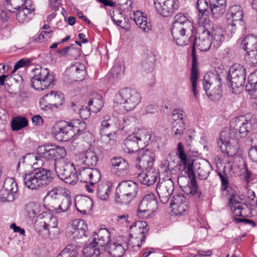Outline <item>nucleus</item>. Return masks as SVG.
Masks as SVG:
<instances>
[{
    "mask_svg": "<svg viewBox=\"0 0 257 257\" xmlns=\"http://www.w3.org/2000/svg\"><path fill=\"white\" fill-rule=\"evenodd\" d=\"M177 149V155L184 166L183 169H186V172L189 179L184 192L188 195L194 196L195 198H199L201 195V192L199 190L196 183L194 170L197 173L199 179L205 180L210 173L211 165L209 162L204 160L194 163L193 160L188 157L184 153V146L181 143L178 144Z\"/></svg>",
    "mask_w": 257,
    "mask_h": 257,
    "instance_id": "obj_1",
    "label": "nucleus"
},
{
    "mask_svg": "<svg viewBox=\"0 0 257 257\" xmlns=\"http://www.w3.org/2000/svg\"><path fill=\"white\" fill-rule=\"evenodd\" d=\"M155 158V154L149 150H142L137 157L136 168L146 170L137 176L138 180L144 185L151 186L157 181L158 173L153 168Z\"/></svg>",
    "mask_w": 257,
    "mask_h": 257,
    "instance_id": "obj_2",
    "label": "nucleus"
},
{
    "mask_svg": "<svg viewBox=\"0 0 257 257\" xmlns=\"http://www.w3.org/2000/svg\"><path fill=\"white\" fill-rule=\"evenodd\" d=\"M257 124V120L255 116L251 114H246L233 119L230 122V128L225 131L230 135L232 143L235 144V139L245 137L247 134L252 131Z\"/></svg>",
    "mask_w": 257,
    "mask_h": 257,
    "instance_id": "obj_3",
    "label": "nucleus"
},
{
    "mask_svg": "<svg viewBox=\"0 0 257 257\" xmlns=\"http://www.w3.org/2000/svg\"><path fill=\"white\" fill-rule=\"evenodd\" d=\"M61 187H56L50 190L44 199L45 207L55 213L64 212L68 210L72 204L70 196L62 195Z\"/></svg>",
    "mask_w": 257,
    "mask_h": 257,
    "instance_id": "obj_4",
    "label": "nucleus"
},
{
    "mask_svg": "<svg viewBox=\"0 0 257 257\" xmlns=\"http://www.w3.org/2000/svg\"><path fill=\"white\" fill-rule=\"evenodd\" d=\"M141 100V96L138 92L125 88L120 90L115 95L113 108L118 113H124L134 109Z\"/></svg>",
    "mask_w": 257,
    "mask_h": 257,
    "instance_id": "obj_5",
    "label": "nucleus"
},
{
    "mask_svg": "<svg viewBox=\"0 0 257 257\" xmlns=\"http://www.w3.org/2000/svg\"><path fill=\"white\" fill-rule=\"evenodd\" d=\"M86 128L85 122L81 119H74L70 122L62 121L55 126L54 134L58 141L67 142L76 135L80 134Z\"/></svg>",
    "mask_w": 257,
    "mask_h": 257,
    "instance_id": "obj_6",
    "label": "nucleus"
},
{
    "mask_svg": "<svg viewBox=\"0 0 257 257\" xmlns=\"http://www.w3.org/2000/svg\"><path fill=\"white\" fill-rule=\"evenodd\" d=\"M110 234L105 228H100L94 232L92 241L83 249L85 257H97L105 251L109 244Z\"/></svg>",
    "mask_w": 257,
    "mask_h": 257,
    "instance_id": "obj_7",
    "label": "nucleus"
},
{
    "mask_svg": "<svg viewBox=\"0 0 257 257\" xmlns=\"http://www.w3.org/2000/svg\"><path fill=\"white\" fill-rule=\"evenodd\" d=\"M25 185L31 190H37L49 185L53 181V173L44 167L35 172L25 173L23 176Z\"/></svg>",
    "mask_w": 257,
    "mask_h": 257,
    "instance_id": "obj_8",
    "label": "nucleus"
},
{
    "mask_svg": "<svg viewBox=\"0 0 257 257\" xmlns=\"http://www.w3.org/2000/svg\"><path fill=\"white\" fill-rule=\"evenodd\" d=\"M37 151L39 158L45 160L42 165L44 167L48 168L49 165L56 164L57 161L67 159L65 158L67 152L63 147L44 145L38 147Z\"/></svg>",
    "mask_w": 257,
    "mask_h": 257,
    "instance_id": "obj_9",
    "label": "nucleus"
},
{
    "mask_svg": "<svg viewBox=\"0 0 257 257\" xmlns=\"http://www.w3.org/2000/svg\"><path fill=\"white\" fill-rule=\"evenodd\" d=\"M50 171L55 170L58 177L66 183L74 184L77 181L78 176L73 163L68 159L57 161L56 164L48 166Z\"/></svg>",
    "mask_w": 257,
    "mask_h": 257,
    "instance_id": "obj_10",
    "label": "nucleus"
},
{
    "mask_svg": "<svg viewBox=\"0 0 257 257\" xmlns=\"http://www.w3.org/2000/svg\"><path fill=\"white\" fill-rule=\"evenodd\" d=\"M221 77L220 74L211 73L204 76L203 89L208 97L212 101L219 100L222 95Z\"/></svg>",
    "mask_w": 257,
    "mask_h": 257,
    "instance_id": "obj_11",
    "label": "nucleus"
},
{
    "mask_svg": "<svg viewBox=\"0 0 257 257\" xmlns=\"http://www.w3.org/2000/svg\"><path fill=\"white\" fill-rule=\"evenodd\" d=\"M138 190V185L135 182L131 180L121 181L116 189V202L120 204L128 203L135 197Z\"/></svg>",
    "mask_w": 257,
    "mask_h": 257,
    "instance_id": "obj_12",
    "label": "nucleus"
},
{
    "mask_svg": "<svg viewBox=\"0 0 257 257\" xmlns=\"http://www.w3.org/2000/svg\"><path fill=\"white\" fill-rule=\"evenodd\" d=\"M31 79V86L36 90H43L54 85V77L47 68H37Z\"/></svg>",
    "mask_w": 257,
    "mask_h": 257,
    "instance_id": "obj_13",
    "label": "nucleus"
},
{
    "mask_svg": "<svg viewBox=\"0 0 257 257\" xmlns=\"http://www.w3.org/2000/svg\"><path fill=\"white\" fill-rule=\"evenodd\" d=\"M158 203L153 193H148L141 200L138 207V215L143 219L151 218L157 208Z\"/></svg>",
    "mask_w": 257,
    "mask_h": 257,
    "instance_id": "obj_14",
    "label": "nucleus"
},
{
    "mask_svg": "<svg viewBox=\"0 0 257 257\" xmlns=\"http://www.w3.org/2000/svg\"><path fill=\"white\" fill-rule=\"evenodd\" d=\"M57 225L56 217L47 212H43L37 216L34 227L37 231H44L45 235L48 236L50 234L49 229L56 227Z\"/></svg>",
    "mask_w": 257,
    "mask_h": 257,
    "instance_id": "obj_15",
    "label": "nucleus"
},
{
    "mask_svg": "<svg viewBox=\"0 0 257 257\" xmlns=\"http://www.w3.org/2000/svg\"><path fill=\"white\" fill-rule=\"evenodd\" d=\"M245 68L239 64H234L230 67L228 79L232 89L242 86L245 81Z\"/></svg>",
    "mask_w": 257,
    "mask_h": 257,
    "instance_id": "obj_16",
    "label": "nucleus"
},
{
    "mask_svg": "<svg viewBox=\"0 0 257 257\" xmlns=\"http://www.w3.org/2000/svg\"><path fill=\"white\" fill-rule=\"evenodd\" d=\"M237 140L235 139L236 143H232V140L230 135H228L227 132L223 131L220 133V139L217 142V145L222 153L233 157L237 153Z\"/></svg>",
    "mask_w": 257,
    "mask_h": 257,
    "instance_id": "obj_17",
    "label": "nucleus"
},
{
    "mask_svg": "<svg viewBox=\"0 0 257 257\" xmlns=\"http://www.w3.org/2000/svg\"><path fill=\"white\" fill-rule=\"evenodd\" d=\"M153 2L158 13L164 17L171 16L179 8L177 0H153Z\"/></svg>",
    "mask_w": 257,
    "mask_h": 257,
    "instance_id": "obj_18",
    "label": "nucleus"
},
{
    "mask_svg": "<svg viewBox=\"0 0 257 257\" xmlns=\"http://www.w3.org/2000/svg\"><path fill=\"white\" fill-rule=\"evenodd\" d=\"M101 178V173L98 169L90 167L83 168L79 169V179L81 182L90 183L92 186L98 183Z\"/></svg>",
    "mask_w": 257,
    "mask_h": 257,
    "instance_id": "obj_19",
    "label": "nucleus"
},
{
    "mask_svg": "<svg viewBox=\"0 0 257 257\" xmlns=\"http://www.w3.org/2000/svg\"><path fill=\"white\" fill-rule=\"evenodd\" d=\"M174 189V182L171 179L158 182L156 191L160 200L163 204H165L168 202L171 195L173 194Z\"/></svg>",
    "mask_w": 257,
    "mask_h": 257,
    "instance_id": "obj_20",
    "label": "nucleus"
},
{
    "mask_svg": "<svg viewBox=\"0 0 257 257\" xmlns=\"http://www.w3.org/2000/svg\"><path fill=\"white\" fill-rule=\"evenodd\" d=\"M119 119L113 115L106 114L102 117L99 130L100 135L104 133L115 134L119 130Z\"/></svg>",
    "mask_w": 257,
    "mask_h": 257,
    "instance_id": "obj_21",
    "label": "nucleus"
},
{
    "mask_svg": "<svg viewBox=\"0 0 257 257\" xmlns=\"http://www.w3.org/2000/svg\"><path fill=\"white\" fill-rule=\"evenodd\" d=\"M88 227L86 222L80 219H75L71 222L67 229V233L73 239L80 238L85 235Z\"/></svg>",
    "mask_w": 257,
    "mask_h": 257,
    "instance_id": "obj_22",
    "label": "nucleus"
},
{
    "mask_svg": "<svg viewBox=\"0 0 257 257\" xmlns=\"http://www.w3.org/2000/svg\"><path fill=\"white\" fill-rule=\"evenodd\" d=\"M123 151L125 153L133 154L137 163V157L139 156L142 150H146L143 149L135 136L133 134L129 135L123 141L122 145Z\"/></svg>",
    "mask_w": 257,
    "mask_h": 257,
    "instance_id": "obj_23",
    "label": "nucleus"
},
{
    "mask_svg": "<svg viewBox=\"0 0 257 257\" xmlns=\"http://www.w3.org/2000/svg\"><path fill=\"white\" fill-rule=\"evenodd\" d=\"M64 101V97L63 93L56 91H51L44 95L40 100V106L42 107L49 105H53L58 107L62 105Z\"/></svg>",
    "mask_w": 257,
    "mask_h": 257,
    "instance_id": "obj_24",
    "label": "nucleus"
},
{
    "mask_svg": "<svg viewBox=\"0 0 257 257\" xmlns=\"http://www.w3.org/2000/svg\"><path fill=\"white\" fill-rule=\"evenodd\" d=\"M212 38L210 31L204 30L198 39L195 37L193 39L194 46H196L201 51H207L211 46Z\"/></svg>",
    "mask_w": 257,
    "mask_h": 257,
    "instance_id": "obj_25",
    "label": "nucleus"
},
{
    "mask_svg": "<svg viewBox=\"0 0 257 257\" xmlns=\"http://www.w3.org/2000/svg\"><path fill=\"white\" fill-rule=\"evenodd\" d=\"M195 47L194 46V43H193L192 48V66L191 68V73L190 76V81L191 83V90L193 93V95L196 99H198V91L197 89V81L198 76V70L196 63V59L195 53Z\"/></svg>",
    "mask_w": 257,
    "mask_h": 257,
    "instance_id": "obj_26",
    "label": "nucleus"
},
{
    "mask_svg": "<svg viewBox=\"0 0 257 257\" xmlns=\"http://www.w3.org/2000/svg\"><path fill=\"white\" fill-rule=\"evenodd\" d=\"M130 229L133 235L139 237L142 243L145 242L146 235L148 233L149 230L146 222L138 221L134 225L131 226Z\"/></svg>",
    "mask_w": 257,
    "mask_h": 257,
    "instance_id": "obj_27",
    "label": "nucleus"
},
{
    "mask_svg": "<svg viewBox=\"0 0 257 257\" xmlns=\"http://www.w3.org/2000/svg\"><path fill=\"white\" fill-rule=\"evenodd\" d=\"M111 167L119 175L126 174L129 168L127 162L121 157H114L110 160Z\"/></svg>",
    "mask_w": 257,
    "mask_h": 257,
    "instance_id": "obj_28",
    "label": "nucleus"
},
{
    "mask_svg": "<svg viewBox=\"0 0 257 257\" xmlns=\"http://www.w3.org/2000/svg\"><path fill=\"white\" fill-rule=\"evenodd\" d=\"M92 199L86 196H77L75 198V206L77 210L83 214H86L92 209Z\"/></svg>",
    "mask_w": 257,
    "mask_h": 257,
    "instance_id": "obj_29",
    "label": "nucleus"
},
{
    "mask_svg": "<svg viewBox=\"0 0 257 257\" xmlns=\"http://www.w3.org/2000/svg\"><path fill=\"white\" fill-rule=\"evenodd\" d=\"M132 19L143 31L148 32L152 29V26L150 22L148 21L147 17L144 16L140 11L134 12L131 17Z\"/></svg>",
    "mask_w": 257,
    "mask_h": 257,
    "instance_id": "obj_30",
    "label": "nucleus"
},
{
    "mask_svg": "<svg viewBox=\"0 0 257 257\" xmlns=\"http://www.w3.org/2000/svg\"><path fill=\"white\" fill-rule=\"evenodd\" d=\"M79 162L88 167L95 166L98 161V158L96 153L91 150H88L79 155Z\"/></svg>",
    "mask_w": 257,
    "mask_h": 257,
    "instance_id": "obj_31",
    "label": "nucleus"
},
{
    "mask_svg": "<svg viewBox=\"0 0 257 257\" xmlns=\"http://www.w3.org/2000/svg\"><path fill=\"white\" fill-rule=\"evenodd\" d=\"M126 243H119L117 242L110 243L105 251H108L113 257H121L127 249Z\"/></svg>",
    "mask_w": 257,
    "mask_h": 257,
    "instance_id": "obj_32",
    "label": "nucleus"
},
{
    "mask_svg": "<svg viewBox=\"0 0 257 257\" xmlns=\"http://www.w3.org/2000/svg\"><path fill=\"white\" fill-rule=\"evenodd\" d=\"M228 21H232L243 24L242 20L243 12L241 7L234 5L230 7L226 15Z\"/></svg>",
    "mask_w": 257,
    "mask_h": 257,
    "instance_id": "obj_33",
    "label": "nucleus"
},
{
    "mask_svg": "<svg viewBox=\"0 0 257 257\" xmlns=\"http://www.w3.org/2000/svg\"><path fill=\"white\" fill-rule=\"evenodd\" d=\"M137 119L136 117L129 116L124 117L122 120L119 119V124L121 130L125 133H128L133 131L136 126Z\"/></svg>",
    "mask_w": 257,
    "mask_h": 257,
    "instance_id": "obj_34",
    "label": "nucleus"
},
{
    "mask_svg": "<svg viewBox=\"0 0 257 257\" xmlns=\"http://www.w3.org/2000/svg\"><path fill=\"white\" fill-rule=\"evenodd\" d=\"M240 46L246 52L257 50V36H246L241 41Z\"/></svg>",
    "mask_w": 257,
    "mask_h": 257,
    "instance_id": "obj_35",
    "label": "nucleus"
},
{
    "mask_svg": "<svg viewBox=\"0 0 257 257\" xmlns=\"http://www.w3.org/2000/svg\"><path fill=\"white\" fill-rule=\"evenodd\" d=\"M112 190V184L109 182L101 183L97 186L96 194L99 198L106 200Z\"/></svg>",
    "mask_w": 257,
    "mask_h": 257,
    "instance_id": "obj_36",
    "label": "nucleus"
},
{
    "mask_svg": "<svg viewBox=\"0 0 257 257\" xmlns=\"http://www.w3.org/2000/svg\"><path fill=\"white\" fill-rule=\"evenodd\" d=\"M87 104L91 111L97 113L101 110L104 102L102 96L99 94L95 93L92 97L89 98Z\"/></svg>",
    "mask_w": 257,
    "mask_h": 257,
    "instance_id": "obj_37",
    "label": "nucleus"
},
{
    "mask_svg": "<svg viewBox=\"0 0 257 257\" xmlns=\"http://www.w3.org/2000/svg\"><path fill=\"white\" fill-rule=\"evenodd\" d=\"M193 31L180 35L178 34V31L175 32V34L172 35L174 42L178 46L187 45L194 36Z\"/></svg>",
    "mask_w": 257,
    "mask_h": 257,
    "instance_id": "obj_38",
    "label": "nucleus"
},
{
    "mask_svg": "<svg viewBox=\"0 0 257 257\" xmlns=\"http://www.w3.org/2000/svg\"><path fill=\"white\" fill-rule=\"evenodd\" d=\"M133 134L143 149L148 145L151 141V135L146 130H139L138 132Z\"/></svg>",
    "mask_w": 257,
    "mask_h": 257,
    "instance_id": "obj_39",
    "label": "nucleus"
},
{
    "mask_svg": "<svg viewBox=\"0 0 257 257\" xmlns=\"http://www.w3.org/2000/svg\"><path fill=\"white\" fill-rule=\"evenodd\" d=\"M71 69L74 71L72 74V77L75 81H82L86 76L85 67L80 63H77L71 67Z\"/></svg>",
    "mask_w": 257,
    "mask_h": 257,
    "instance_id": "obj_40",
    "label": "nucleus"
},
{
    "mask_svg": "<svg viewBox=\"0 0 257 257\" xmlns=\"http://www.w3.org/2000/svg\"><path fill=\"white\" fill-rule=\"evenodd\" d=\"M194 27L193 23L189 21L187 17L182 13H179L175 15L173 19L172 26Z\"/></svg>",
    "mask_w": 257,
    "mask_h": 257,
    "instance_id": "obj_41",
    "label": "nucleus"
},
{
    "mask_svg": "<svg viewBox=\"0 0 257 257\" xmlns=\"http://www.w3.org/2000/svg\"><path fill=\"white\" fill-rule=\"evenodd\" d=\"M78 254L77 246L74 244H69L65 246L57 257H77Z\"/></svg>",
    "mask_w": 257,
    "mask_h": 257,
    "instance_id": "obj_42",
    "label": "nucleus"
},
{
    "mask_svg": "<svg viewBox=\"0 0 257 257\" xmlns=\"http://www.w3.org/2000/svg\"><path fill=\"white\" fill-rule=\"evenodd\" d=\"M172 134L175 139H179L184 134L185 125L183 121L179 122H172Z\"/></svg>",
    "mask_w": 257,
    "mask_h": 257,
    "instance_id": "obj_43",
    "label": "nucleus"
},
{
    "mask_svg": "<svg viewBox=\"0 0 257 257\" xmlns=\"http://www.w3.org/2000/svg\"><path fill=\"white\" fill-rule=\"evenodd\" d=\"M32 13H33L32 8H21L20 10H18L15 13H16V17L17 20L20 23H23L24 21H28V20L31 19L30 15Z\"/></svg>",
    "mask_w": 257,
    "mask_h": 257,
    "instance_id": "obj_44",
    "label": "nucleus"
},
{
    "mask_svg": "<svg viewBox=\"0 0 257 257\" xmlns=\"http://www.w3.org/2000/svg\"><path fill=\"white\" fill-rule=\"evenodd\" d=\"M111 18L113 21L122 28H124L126 26L125 15L120 11L116 10L113 11Z\"/></svg>",
    "mask_w": 257,
    "mask_h": 257,
    "instance_id": "obj_45",
    "label": "nucleus"
},
{
    "mask_svg": "<svg viewBox=\"0 0 257 257\" xmlns=\"http://www.w3.org/2000/svg\"><path fill=\"white\" fill-rule=\"evenodd\" d=\"M28 120L26 117L16 116L12 121V128L13 131H19L27 126Z\"/></svg>",
    "mask_w": 257,
    "mask_h": 257,
    "instance_id": "obj_46",
    "label": "nucleus"
},
{
    "mask_svg": "<svg viewBox=\"0 0 257 257\" xmlns=\"http://www.w3.org/2000/svg\"><path fill=\"white\" fill-rule=\"evenodd\" d=\"M249 204L242 203V205H238L231 208L233 213L236 216H246L247 212L249 210Z\"/></svg>",
    "mask_w": 257,
    "mask_h": 257,
    "instance_id": "obj_47",
    "label": "nucleus"
},
{
    "mask_svg": "<svg viewBox=\"0 0 257 257\" xmlns=\"http://www.w3.org/2000/svg\"><path fill=\"white\" fill-rule=\"evenodd\" d=\"M8 9L12 13L16 12L18 10L24 6L25 0H6Z\"/></svg>",
    "mask_w": 257,
    "mask_h": 257,
    "instance_id": "obj_48",
    "label": "nucleus"
},
{
    "mask_svg": "<svg viewBox=\"0 0 257 257\" xmlns=\"http://www.w3.org/2000/svg\"><path fill=\"white\" fill-rule=\"evenodd\" d=\"M155 61V56L152 54L148 55L147 57L142 63V67L144 70L147 72H152L154 69Z\"/></svg>",
    "mask_w": 257,
    "mask_h": 257,
    "instance_id": "obj_49",
    "label": "nucleus"
},
{
    "mask_svg": "<svg viewBox=\"0 0 257 257\" xmlns=\"http://www.w3.org/2000/svg\"><path fill=\"white\" fill-rule=\"evenodd\" d=\"M115 134L113 133H104L101 135V140L105 142V144L103 147L106 150L111 149V147L114 145L115 144V140L112 138L114 137Z\"/></svg>",
    "mask_w": 257,
    "mask_h": 257,
    "instance_id": "obj_50",
    "label": "nucleus"
},
{
    "mask_svg": "<svg viewBox=\"0 0 257 257\" xmlns=\"http://www.w3.org/2000/svg\"><path fill=\"white\" fill-rule=\"evenodd\" d=\"M226 7L217 5V4H210L209 10L213 17L218 18L222 16L226 10Z\"/></svg>",
    "mask_w": 257,
    "mask_h": 257,
    "instance_id": "obj_51",
    "label": "nucleus"
},
{
    "mask_svg": "<svg viewBox=\"0 0 257 257\" xmlns=\"http://www.w3.org/2000/svg\"><path fill=\"white\" fill-rule=\"evenodd\" d=\"M27 215L31 218H34L40 212L39 205L34 202H30L26 206Z\"/></svg>",
    "mask_w": 257,
    "mask_h": 257,
    "instance_id": "obj_52",
    "label": "nucleus"
},
{
    "mask_svg": "<svg viewBox=\"0 0 257 257\" xmlns=\"http://www.w3.org/2000/svg\"><path fill=\"white\" fill-rule=\"evenodd\" d=\"M8 191H11L16 194L18 191V187L15 180L12 178H7L4 182L3 188Z\"/></svg>",
    "mask_w": 257,
    "mask_h": 257,
    "instance_id": "obj_53",
    "label": "nucleus"
},
{
    "mask_svg": "<svg viewBox=\"0 0 257 257\" xmlns=\"http://www.w3.org/2000/svg\"><path fill=\"white\" fill-rule=\"evenodd\" d=\"M16 193L5 189H1L0 191V199L3 202H12L15 199Z\"/></svg>",
    "mask_w": 257,
    "mask_h": 257,
    "instance_id": "obj_54",
    "label": "nucleus"
},
{
    "mask_svg": "<svg viewBox=\"0 0 257 257\" xmlns=\"http://www.w3.org/2000/svg\"><path fill=\"white\" fill-rule=\"evenodd\" d=\"M126 243L127 245V249L132 248L135 250L139 249L143 243L141 242L139 237L137 236L134 237L132 234H130V239Z\"/></svg>",
    "mask_w": 257,
    "mask_h": 257,
    "instance_id": "obj_55",
    "label": "nucleus"
},
{
    "mask_svg": "<svg viewBox=\"0 0 257 257\" xmlns=\"http://www.w3.org/2000/svg\"><path fill=\"white\" fill-rule=\"evenodd\" d=\"M244 60L250 66L257 65V50L246 52Z\"/></svg>",
    "mask_w": 257,
    "mask_h": 257,
    "instance_id": "obj_56",
    "label": "nucleus"
},
{
    "mask_svg": "<svg viewBox=\"0 0 257 257\" xmlns=\"http://www.w3.org/2000/svg\"><path fill=\"white\" fill-rule=\"evenodd\" d=\"M172 208V212L176 215H182L188 210L187 203L184 204L170 205Z\"/></svg>",
    "mask_w": 257,
    "mask_h": 257,
    "instance_id": "obj_57",
    "label": "nucleus"
},
{
    "mask_svg": "<svg viewBox=\"0 0 257 257\" xmlns=\"http://www.w3.org/2000/svg\"><path fill=\"white\" fill-rule=\"evenodd\" d=\"M57 52L58 54H59L61 56H65L66 55H72L75 52L77 53L76 55L73 56V57L74 58H76L77 56L79 55V52L77 49H75L72 46L66 47L64 49H58Z\"/></svg>",
    "mask_w": 257,
    "mask_h": 257,
    "instance_id": "obj_58",
    "label": "nucleus"
},
{
    "mask_svg": "<svg viewBox=\"0 0 257 257\" xmlns=\"http://www.w3.org/2000/svg\"><path fill=\"white\" fill-rule=\"evenodd\" d=\"M124 72V68L120 65H114L110 71V74L114 78H119L122 76Z\"/></svg>",
    "mask_w": 257,
    "mask_h": 257,
    "instance_id": "obj_59",
    "label": "nucleus"
},
{
    "mask_svg": "<svg viewBox=\"0 0 257 257\" xmlns=\"http://www.w3.org/2000/svg\"><path fill=\"white\" fill-rule=\"evenodd\" d=\"M192 31H194V27H189L188 26L186 25V27L180 26H172L171 34L172 35H175V32L178 31L179 34H183L188 33Z\"/></svg>",
    "mask_w": 257,
    "mask_h": 257,
    "instance_id": "obj_60",
    "label": "nucleus"
},
{
    "mask_svg": "<svg viewBox=\"0 0 257 257\" xmlns=\"http://www.w3.org/2000/svg\"><path fill=\"white\" fill-rule=\"evenodd\" d=\"M184 203H187L186 197L184 194L179 193L173 196L170 203V205H174V204L178 205L184 204Z\"/></svg>",
    "mask_w": 257,
    "mask_h": 257,
    "instance_id": "obj_61",
    "label": "nucleus"
},
{
    "mask_svg": "<svg viewBox=\"0 0 257 257\" xmlns=\"http://www.w3.org/2000/svg\"><path fill=\"white\" fill-rule=\"evenodd\" d=\"M197 8L202 16L205 12L209 13L210 10L206 0H198L197 2Z\"/></svg>",
    "mask_w": 257,
    "mask_h": 257,
    "instance_id": "obj_62",
    "label": "nucleus"
},
{
    "mask_svg": "<svg viewBox=\"0 0 257 257\" xmlns=\"http://www.w3.org/2000/svg\"><path fill=\"white\" fill-rule=\"evenodd\" d=\"M243 25V24L242 23L230 21L227 24V31H230L231 34H234L237 29H240Z\"/></svg>",
    "mask_w": 257,
    "mask_h": 257,
    "instance_id": "obj_63",
    "label": "nucleus"
},
{
    "mask_svg": "<svg viewBox=\"0 0 257 257\" xmlns=\"http://www.w3.org/2000/svg\"><path fill=\"white\" fill-rule=\"evenodd\" d=\"M248 156L253 162H257V143L250 148Z\"/></svg>",
    "mask_w": 257,
    "mask_h": 257,
    "instance_id": "obj_64",
    "label": "nucleus"
}]
</instances>
